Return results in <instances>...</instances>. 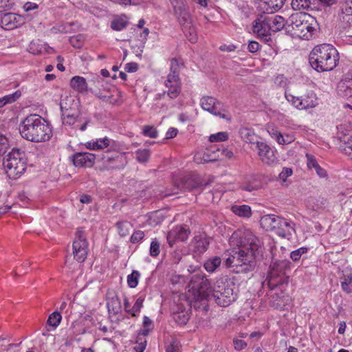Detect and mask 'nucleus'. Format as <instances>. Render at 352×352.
Here are the masks:
<instances>
[{
	"instance_id": "5701e85b",
	"label": "nucleus",
	"mask_w": 352,
	"mask_h": 352,
	"mask_svg": "<svg viewBox=\"0 0 352 352\" xmlns=\"http://www.w3.org/2000/svg\"><path fill=\"white\" fill-rule=\"evenodd\" d=\"M337 93L344 98L352 97V76L347 75L338 82Z\"/></svg>"
},
{
	"instance_id": "864d4df0",
	"label": "nucleus",
	"mask_w": 352,
	"mask_h": 352,
	"mask_svg": "<svg viewBox=\"0 0 352 352\" xmlns=\"http://www.w3.org/2000/svg\"><path fill=\"white\" fill-rule=\"evenodd\" d=\"M194 161L197 164H203L213 161L210 158L209 154L206 153H197L195 155Z\"/></svg>"
},
{
	"instance_id": "58836bf2",
	"label": "nucleus",
	"mask_w": 352,
	"mask_h": 352,
	"mask_svg": "<svg viewBox=\"0 0 352 352\" xmlns=\"http://www.w3.org/2000/svg\"><path fill=\"white\" fill-rule=\"evenodd\" d=\"M352 273L344 274L341 278L340 286L342 289L346 294L352 293Z\"/></svg>"
},
{
	"instance_id": "09e8293b",
	"label": "nucleus",
	"mask_w": 352,
	"mask_h": 352,
	"mask_svg": "<svg viewBox=\"0 0 352 352\" xmlns=\"http://www.w3.org/2000/svg\"><path fill=\"white\" fill-rule=\"evenodd\" d=\"M142 134L151 138H156L158 136V131L153 126L146 125L143 127Z\"/></svg>"
},
{
	"instance_id": "2f4dec72",
	"label": "nucleus",
	"mask_w": 352,
	"mask_h": 352,
	"mask_svg": "<svg viewBox=\"0 0 352 352\" xmlns=\"http://www.w3.org/2000/svg\"><path fill=\"white\" fill-rule=\"evenodd\" d=\"M107 307L109 311L118 314L121 311V301L114 292L107 293Z\"/></svg>"
},
{
	"instance_id": "a19ab883",
	"label": "nucleus",
	"mask_w": 352,
	"mask_h": 352,
	"mask_svg": "<svg viewBox=\"0 0 352 352\" xmlns=\"http://www.w3.org/2000/svg\"><path fill=\"white\" fill-rule=\"evenodd\" d=\"M182 30L187 37L191 43H195L197 41V36L196 33V30L195 27L192 25V23L190 25L189 27L182 28Z\"/></svg>"
},
{
	"instance_id": "412c9836",
	"label": "nucleus",
	"mask_w": 352,
	"mask_h": 352,
	"mask_svg": "<svg viewBox=\"0 0 352 352\" xmlns=\"http://www.w3.org/2000/svg\"><path fill=\"white\" fill-rule=\"evenodd\" d=\"M174 14L182 28L189 27L192 23V19L187 3L175 9Z\"/></svg>"
},
{
	"instance_id": "9b49d317",
	"label": "nucleus",
	"mask_w": 352,
	"mask_h": 352,
	"mask_svg": "<svg viewBox=\"0 0 352 352\" xmlns=\"http://www.w3.org/2000/svg\"><path fill=\"white\" fill-rule=\"evenodd\" d=\"M285 97L289 102L300 110L314 108L317 105V98L313 91L300 97L286 94Z\"/></svg>"
},
{
	"instance_id": "39448f33",
	"label": "nucleus",
	"mask_w": 352,
	"mask_h": 352,
	"mask_svg": "<svg viewBox=\"0 0 352 352\" xmlns=\"http://www.w3.org/2000/svg\"><path fill=\"white\" fill-rule=\"evenodd\" d=\"M3 165L6 174L10 179H17L26 169L24 153L19 149H12L4 157Z\"/></svg>"
},
{
	"instance_id": "338daca9",
	"label": "nucleus",
	"mask_w": 352,
	"mask_h": 352,
	"mask_svg": "<svg viewBox=\"0 0 352 352\" xmlns=\"http://www.w3.org/2000/svg\"><path fill=\"white\" fill-rule=\"evenodd\" d=\"M260 47V45L256 41H250L248 44V49L252 53L256 52Z\"/></svg>"
},
{
	"instance_id": "3c124183",
	"label": "nucleus",
	"mask_w": 352,
	"mask_h": 352,
	"mask_svg": "<svg viewBox=\"0 0 352 352\" xmlns=\"http://www.w3.org/2000/svg\"><path fill=\"white\" fill-rule=\"evenodd\" d=\"M160 252V243L157 239H153L151 243L149 253L153 257H156Z\"/></svg>"
},
{
	"instance_id": "f3484780",
	"label": "nucleus",
	"mask_w": 352,
	"mask_h": 352,
	"mask_svg": "<svg viewBox=\"0 0 352 352\" xmlns=\"http://www.w3.org/2000/svg\"><path fill=\"white\" fill-rule=\"evenodd\" d=\"M294 226L292 221L279 217L274 232L280 237L289 239L295 232Z\"/></svg>"
},
{
	"instance_id": "b1692460",
	"label": "nucleus",
	"mask_w": 352,
	"mask_h": 352,
	"mask_svg": "<svg viewBox=\"0 0 352 352\" xmlns=\"http://www.w3.org/2000/svg\"><path fill=\"white\" fill-rule=\"evenodd\" d=\"M60 108L62 112V120L64 124L73 125L78 120L79 113L78 111L73 112L67 107V102L63 100L60 102Z\"/></svg>"
},
{
	"instance_id": "dca6fc26",
	"label": "nucleus",
	"mask_w": 352,
	"mask_h": 352,
	"mask_svg": "<svg viewBox=\"0 0 352 352\" xmlns=\"http://www.w3.org/2000/svg\"><path fill=\"white\" fill-rule=\"evenodd\" d=\"M339 24L343 29L352 26V0H345L339 13Z\"/></svg>"
},
{
	"instance_id": "a878e982",
	"label": "nucleus",
	"mask_w": 352,
	"mask_h": 352,
	"mask_svg": "<svg viewBox=\"0 0 352 352\" xmlns=\"http://www.w3.org/2000/svg\"><path fill=\"white\" fill-rule=\"evenodd\" d=\"M267 19L272 32H276L281 30L284 28L287 30V20L280 15H266L265 16Z\"/></svg>"
},
{
	"instance_id": "0eeeda50",
	"label": "nucleus",
	"mask_w": 352,
	"mask_h": 352,
	"mask_svg": "<svg viewBox=\"0 0 352 352\" xmlns=\"http://www.w3.org/2000/svg\"><path fill=\"white\" fill-rule=\"evenodd\" d=\"M290 268V262L287 260L276 261L270 266V271L263 287H267L270 290L274 289L282 283V276L285 275L287 270Z\"/></svg>"
},
{
	"instance_id": "6e6552de",
	"label": "nucleus",
	"mask_w": 352,
	"mask_h": 352,
	"mask_svg": "<svg viewBox=\"0 0 352 352\" xmlns=\"http://www.w3.org/2000/svg\"><path fill=\"white\" fill-rule=\"evenodd\" d=\"M164 85L167 95L171 98L175 99L178 97L182 91V81L179 77V63L175 58L170 60V73L164 81ZM166 91L163 94L164 95Z\"/></svg>"
},
{
	"instance_id": "49530a36",
	"label": "nucleus",
	"mask_w": 352,
	"mask_h": 352,
	"mask_svg": "<svg viewBox=\"0 0 352 352\" xmlns=\"http://www.w3.org/2000/svg\"><path fill=\"white\" fill-rule=\"evenodd\" d=\"M140 276V272L136 270H133L131 274L128 275L127 283L131 288H135L138 285Z\"/></svg>"
},
{
	"instance_id": "72a5a7b5",
	"label": "nucleus",
	"mask_w": 352,
	"mask_h": 352,
	"mask_svg": "<svg viewBox=\"0 0 352 352\" xmlns=\"http://www.w3.org/2000/svg\"><path fill=\"white\" fill-rule=\"evenodd\" d=\"M70 86L72 89L80 93L87 92L88 90L85 78L79 76H74L71 79Z\"/></svg>"
},
{
	"instance_id": "13d9d810",
	"label": "nucleus",
	"mask_w": 352,
	"mask_h": 352,
	"mask_svg": "<svg viewBox=\"0 0 352 352\" xmlns=\"http://www.w3.org/2000/svg\"><path fill=\"white\" fill-rule=\"evenodd\" d=\"M143 301H144V300L141 297L138 298L135 300L133 306L131 307V316H137V314L140 312V309L142 308V307L143 305Z\"/></svg>"
},
{
	"instance_id": "6ab92c4d",
	"label": "nucleus",
	"mask_w": 352,
	"mask_h": 352,
	"mask_svg": "<svg viewBox=\"0 0 352 352\" xmlns=\"http://www.w3.org/2000/svg\"><path fill=\"white\" fill-rule=\"evenodd\" d=\"M72 161L76 167L90 168L95 164L96 156L90 153H76L73 155Z\"/></svg>"
},
{
	"instance_id": "4c0bfd02",
	"label": "nucleus",
	"mask_w": 352,
	"mask_h": 352,
	"mask_svg": "<svg viewBox=\"0 0 352 352\" xmlns=\"http://www.w3.org/2000/svg\"><path fill=\"white\" fill-rule=\"evenodd\" d=\"M221 260L220 257L214 256L208 259L204 263V268L208 272H213L221 265Z\"/></svg>"
},
{
	"instance_id": "0e129e2a",
	"label": "nucleus",
	"mask_w": 352,
	"mask_h": 352,
	"mask_svg": "<svg viewBox=\"0 0 352 352\" xmlns=\"http://www.w3.org/2000/svg\"><path fill=\"white\" fill-rule=\"evenodd\" d=\"M166 352H181L179 342L175 340H173L166 347Z\"/></svg>"
},
{
	"instance_id": "e433bc0d",
	"label": "nucleus",
	"mask_w": 352,
	"mask_h": 352,
	"mask_svg": "<svg viewBox=\"0 0 352 352\" xmlns=\"http://www.w3.org/2000/svg\"><path fill=\"white\" fill-rule=\"evenodd\" d=\"M231 210L240 217L249 218L252 215L251 208L248 205H234Z\"/></svg>"
},
{
	"instance_id": "f704fd0d",
	"label": "nucleus",
	"mask_w": 352,
	"mask_h": 352,
	"mask_svg": "<svg viewBox=\"0 0 352 352\" xmlns=\"http://www.w3.org/2000/svg\"><path fill=\"white\" fill-rule=\"evenodd\" d=\"M239 135L241 139L247 143L256 145V142H258L256 134L252 129L241 128L239 130Z\"/></svg>"
},
{
	"instance_id": "cd10ccee",
	"label": "nucleus",
	"mask_w": 352,
	"mask_h": 352,
	"mask_svg": "<svg viewBox=\"0 0 352 352\" xmlns=\"http://www.w3.org/2000/svg\"><path fill=\"white\" fill-rule=\"evenodd\" d=\"M286 0H261L259 7L263 12L273 13L280 10Z\"/></svg>"
},
{
	"instance_id": "473e14b6",
	"label": "nucleus",
	"mask_w": 352,
	"mask_h": 352,
	"mask_svg": "<svg viewBox=\"0 0 352 352\" xmlns=\"http://www.w3.org/2000/svg\"><path fill=\"white\" fill-rule=\"evenodd\" d=\"M278 217V216L274 214L264 215L260 220L261 225L266 230L274 231Z\"/></svg>"
},
{
	"instance_id": "4468645a",
	"label": "nucleus",
	"mask_w": 352,
	"mask_h": 352,
	"mask_svg": "<svg viewBox=\"0 0 352 352\" xmlns=\"http://www.w3.org/2000/svg\"><path fill=\"white\" fill-rule=\"evenodd\" d=\"M200 105L205 111L221 118H226V116L221 113V103L216 98L211 96H204L200 100Z\"/></svg>"
},
{
	"instance_id": "c9c22d12",
	"label": "nucleus",
	"mask_w": 352,
	"mask_h": 352,
	"mask_svg": "<svg viewBox=\"0 0 352 352\" xmlns=\"http://www.w3.org/2000/svg\"><path fill=\"white\" fill-rule=\"evenodd\" d=\"M339 140L344 145L340 146L344 153L352 158V134H343L339 136Z\"/></svg>"
},
{
	"instance_id": "37998d69",
	"label": "nucleus",
	"mask_w": 352,
	"mask_h": 352,
	"mask_svg": "<svg viewBox=\"0 0 352 352\" xmlns=\"http://www.w3.org/2000/svg\"><path fill=\"white\" fill-rule=\"evenodd\" d=\"M288 296H285L283 293L280 294H274L272 296L271 304L276 308H281L285 305L284 298H287Z\"/></svg>"
},
{
	"instance_id": "bf43d9fd",
	"label": "nucleus",
	"mask_w": 352,
	"mask_h": 352,
	"mask_svg": "<svg viewBox=\"0 0 352 352\" xmlns=\"http://www.w3.org/2000/svg\"><path fill=\"white\" fill-rule=\"evenodd\" d=\"M145 234L144 232L142 230L135 231L131 236L130 241L132 243H136L140 242L144 237Z\"/></svg>"
},
{
	"instance_id": "f257e3e1",
	"label": "nucleus",
	"mask_w": 352,
	"mask_h": 352,
	"mask_svg": "<svg viewBox=\"0 0 352 352\" xmlns=\"http://www.w3.org/2000/svg\"><path fill=\"white\" fill-rule=\"evenodd\" d=\"M19 131L22 138L34 142L48 141L52 135L49 123L38 114L25 118L20 124Z\"/></svg>"
},
{
	"instance_id": "7c9ffc66",
	"label": "nucleus",
	"mask_w": 352,
	"mask_h": 352,
	"mask_svg": "<svg viewBox=\"0 0 352 352\" xmlns=\"http://www.w3.org/2000/svg\"><path fill=\"white\" fill-rule=\"evenodd\" d=\"M203 186L200 178L197 175H191L185 177L182 182V186L179 187L181 190H193L199 188Z\"/></svg>"
},
{
	"instance_id": "6e6d98bb",
	"label": "nucleus",
	"mask_w": 352,
	"mask_h": 352,
	"mask_svg": "<svg viewBox=\"0 0 352 352\" xmlns=\"http://www.w3.org/2000/svg\"><path fill=\"white\" fill-rule=\"evenodd\" d=\"M308 250L307 248L301 247L296 250H294L290 254V258L294 261H298L300 260L302 254L307 253Z\"/></svg>"
},
{
	"instance_id": "bb28decb",
	"label": "nucleus",
	"mask_w": 352,
	"mask_h": 352,
	"mask_svg": "<svg viewBox=\"0 0 352 352\" xmlns=\"http://www.w3.org/2000/svg\"><path fill=\"white\" fill-rule=\"evenodd\" d=\"M268 133L270 136L274 139L279 144H288L295 140V137L293 133H281L275 128L268 129Z\"/></svg>"
},
{
	"instance_id": "69168bd1",
	"label": "nucleus",
	"mask_w": 352,
	"mask_h": 352,
	"mask_svg": "<svg viewBox=\"0 0 352 352\" xmlns=\"http://www.w3.org/2000/svg\"><path fill=\"white\" fill-rule=\"evenodd\" d=\"M292 169L290 168H283V170L279 174V178L285 182L287 178L292 175Z\"/></svg>"
},
{
	"instance_id": "4d7b16f0",
	"label": "nucleus",
	"mask_w": 352,
	"mask_h": 352,
	"mask_svg": "<svg viewBox=\"0 0 352 352\" xmlns=\"http://www.w3.org/2000/svg\"><path fill=\"white\" fill-rule=\"evenodd\" d=\"M153 329L152 320L147 316L144 317L143 320V329H142V333L144 336L148 334L150 331Z\"/></svg>"
},
{
	"instance_id": "f03ea898",
	"label": "nucleus",
	"mask_w": 352,
	"mask_h": 352,
	"mask_svg": "<svg viewBox=\"0 0 352 352\" xmlns=\"http://www.w3.org/2000/svg\"><path fill=\"white\" fill-rule=\"evenodd\" d=\"M339 53L332 45L323 43L316 46L309 54V63L318 72L333 70L339 63Z\"/></svg>"
},
{
	"instance_id": "9d476101",
	"label": "nucleus",
	"mask_w": 352,
	"mask_h": 352,
	"mask_svg": "<svg viewBox=\"0 0 352 352\" xmlns=\"http://www.w3.org/2000/svg\"><path fill=\"white\" fill-rule=\"evenodd\" d=\"M244 252V250H238L234 254L228 257L226 260V265L228 267H230L232 265L239 267L241 269L239 271L243 272L252 271L256 265V262H254L253 261L252 254L245 256Z\"/></svg>"
},
{
	"instance_id": "393cba45",
	"label": "nucleus",
	"mask_w": 352,
	"mask_h": 352,
	"mask_svg": "<svg viewBox=\"0 0 352 352\" xmlns=\"http://www.w3.org/2000/svg\"><path fill=\"white\" fill-rule=\"evenodd\" d=\"M253 31L260 37H267L271 34V29L265 16H261L255 21Z\"/></svg>"
},
{
	"instance_id": "c03bdc74",
	"label": "nucleus",
	"mask_w": 352,
	"mask_h": 352,
	"mask_svg": "<svg viewBox=\"0 0 352 352\" xmlns=\"http://www.w3.org/2000/svg\"><path fill=\"white\" fill-rule=\"evenodd\" d=\"M128 22L124 18H118L113 20L111 23V28L116 31H120L126 28Z\"/></svg>"
},
{
	"instance_id": "5fc2aeb1",
	"label": "nucleus",
	"mask_w": 352,
	"mask_h": 352,
	"mask_svg": "<svg viewBox=\"0 0 352 352\" xmlns=\"http://www.w3.org/2000/svg\"><path fill=\"white\" fill-rule=\"evenodd\" d=\"M109 160H113V161H118L120 162L119 164H116L112 166L113 168H124V165L126 163V157H125V153L118 154V155H116V156H115L112 158H109Z\"/></svg>"
},
{
	"instance_id": "79ce46f5",
	"label": "nucleus",
	"mask_w": 352,
	"mask_h": 352,
	"mask_svg": "<svg viewBox=\"0 0 352 352\" xmlns=\"http://www.w3.org/2000/svg\"><path fill=\"white\" fill-rule=\"evenodd\" d=\"M135 158L140 163H145L148 162L151 153L149 149H138L135 151Z\"/></svg>"
},
{
	"instance_id": "2eb2a0df",
	"label": "nucleus",
	"mask_w": 352,
	"mask_h": 352,
	"mask_svg": "<svg viewBox=\"0 0 352 352\" xmlns=\"http://www.w3.org/2000/svg\"><path fill=\"white\" fill-rule=\"evenodd\" d=\"M23 18L15 13L0 14V25L4 30H13L23 24Z\"/></svg>"
},
{
	"instance_id": "680f3d73",
	"label": "nucleus",
	"mask_w": 352,
	"mask_h": 352,
	"mask_svg": "<svg viewBox=\"0 0 352 352\" xmlns=\"http://www.w3.org/2000/svg\"><path fill=\"white\" fill-rule=\"evenodd\" d=\"M8 138L5 135L0 134V155L6 151V149L8 148Z\"/></svg>"
},
{
	"instance_id": "a211bd4d",
	"label": "nucleus",
	"mask_w": 352,
	"mask_h": 352,
	"mask_svg": "<svg viewBox=\"0 0 352 352\" xmlns=\"http://www.w3.org/2000/svg\"><path fill=\"white\" fill-rule=\"evenodd\" d=\"M189 234L190 231L186 226H175L167 234L168 243L173 246L176 241H184L188 239Z\"/></svg>"
},
{
	"instance_id": "603ef678",
	"label": "nucleus",
	"mask_w": 352,
	"mask_h": 352,
	"mask_svg": "<svg viewBox=\"0 0 352 352\" xmlns=\"http://www.w3.org/2000/svg\"><path fill=\"white\" fill-rule=\"evenodd\" d=\"M228 134L227 132H219L215 134H212L209 137V140L211 142H223L227 140Z\"/></svg>"
},
{
	"instance_id": "1a4fd4ad",
	"label": "nucleus",
	"mask_w": 352,
	"mask_h": 352,
	"mask_svg": "<svg viewBox=\"0 0 352 352\" xmlns=\"http://www.w3.org/2000/svg\"><path fill=\"white\" fill-rule=\"evenodd\" d=\"M189 291L192 290L195 296L206 298L210 296L212 292L209 280L203 274H195L189 283Z\"/></svg>"
},
{
	"instance_id": "20e7f679",
	"label": "nucleus",
	"mask_w": 352,
	"mask_h": 352,
	"mask_svg": "<svg viewBox=\"0 0 352 352\" xmlns=\"http://www.w3.org/2000/svg\"><path fill=\"white\" fill-rule=\"evenodd\" d=\"M307 18L309 16L303 13L292 14L287 19V31L294 36L305 40L311 39L316 28L313 25L314 19H311V21H309Z\"/></svg>"
},
{
	"instance_id": "4be33fe9",
	"label": "nucleus",
	"mask_w": 352,
	"mask_h": 352,
	"mask_svg": "<svg viewBox=\"0 0 352 352\" xmlns=\"http://www.w3.org/2000/svg\"><path fill=\"white\" fill-rule=\"evenodd\" d=\"M320 4L318 0H292L291 3L292 8L296 10H321Z\"/></svg>"
},
{
	"instance_id": "7ed1b4c3",
	"label": "nucleus",
	"mask_w": 352,
	"mask_h": 352,
	"mask_svg": "<svg viewBox=\"0 0 352 352\" xmlns=\"http://www.w3.org/2000/svg\"><path fill=\"white\" fill-rule=\"evenodd\" d=\"M230 243L238 246L239 250H244L245 256L252 254L254 262L262 252V242L249 229H238L232 234Z\"/></svg>"
},
{
	"instance_id": "c756f323",
	"label": "nucleus",
	"mask_w": 352,
	"mask_h": 352,
	"mask_svg": "<svg viewBox=\"0 0 352 352\" xmlns=\"http://www.w3.org/2000/svg\"><path fill=\"white\" fill-rule=\"evenodd\" d=\"M209 245V239L204 236H195L191 242L192 250L197 254H202L206 251Z\"/></svg>"
},
{
	"instance_id": "c85d7f7f",
	"label": "nucleus",
	"mask_w": 352,
	"mask_h": 352,
	"mask_svg": "<svg viewBox=\"0 0 352 352\" xmlns=\"http://www.w3.org/2000/svg\"><path fill=\"white\" fill-rule=\"evenodd\" d=\"M114 143L115 142L113 140L104 137L96 139V140L89 141L85 144V146L90 150H101L109 146L112 147Z\"/></svg>"
},
{
	"instance_id": "ddd939ff",
	"label": "nucleus",
	"mask_w": 352,
	"mask_h": 352,
	"mask_svg": "<svg viewBox=\"0 0 352 352\" xmlns=\"http://www.w3.org/2000/svg\"><path fill=\"white\" fill-rule=\"evenodd\" d=\"M256 148L260 160L264 164L272 165L277 161L275 151L263 142H256Z\"/></svg>"
},
{
	"instance_id": "423d86ee",
	"label": "nucleus",
	"mask_w": 352,
	"mask_h": 352,
	"mask_svg": "<svg viewBox=\"0 0 352 352\" xmlns=\"http://www.w3.org/2000/svg\"><path fill=\"white\" fill-rule=\"evenodd\" d=\"M235 289L236 286L233 282L219 280L215 283L211 296L217 305L227 307L236 299L237 294Z\"/></svg>"
},
{
	"instance_id": "052dcab7",
	"label": "nucleus",
	"mask_w": 352,
	"mask_h": 352,
	"mask_svg": "<svg viewBox=\"0 0 352 352\" xmlns=\"http://www.w3.org/2000/svg\"><path fill=\"white\" fill-rule=\"evenodd\" d=\"M306 157H307V165L309 168H313L316 169L318 166H320L318 164V162L314 155L307 153Z\"/></svg>"
},
{
	"instance_id": "aec40b11",
	"label": "nucleus",
	"mask_w": 352,
	"mask_h": 352,
	"mask_svg": "<svg viewBox=\"0 0 352 352\" xmlns=\"http://www.w3.org/2000/svg\"><path fill=\"white\" fill-rule=\"evenodd\" d=\"M90 91L94 94L98 98L101 99L102 101L108 102L109 104H118L121 102V91L116 88H113L112 89L107 91V94H103L100 91H94L92 89H90Z\"/></svg>"
},
{
	"instance_id": "a18cd8bd",
	"label": "nucleus",
	"mask_w": 352,
	"mask_h": 352,
	"mask_svg": "<svg viewBox=\"0 0 352 352\" xmlns=\"http://www.w3.org/2000/svg\"><path fill=\"white\" fill-rule=\"evenodd\" d=\"M131 224L128 221H119L116 223L118 233L121 236H125L129 233Z\"/></svg>"
},
{
	"instance_id": "f8f14e48",
	"label": "nucleus",
	"mask_w": 352,
	"mask_h": 352,
	"mask_svg": "<svg viewBox=\"0 0 352 352\" xmlns=\"http://www.w3.org/2000/svg\"><path fill=\"white\" fill-rule=\"evenodd\" d=\"M73 253L75 259L82 263L87 256V242L81 231L76 232V239L73 243Z\"/></svg>"
},
{
	"instance_id": "de8ad7c7",
	"label": "nucleus",
	"mask_w": 352,
	"mask_h": 352,
	"mask_svg": "<svg viewBox=\"0 0 352 352\" xmlns=\"http://www.w3.org/2000/svg\"><path fill=\"white\" fill-rule=\"evenodd\" d=\"M61 319L60 314L58 311H54L50 315L47 324L53 327H56L60 324Z\"/></svg>"
},
{
	"instance_id": "e2e57ef3",
	"label": "nucleus",
	"mask_w": 352,
	"mask_h": 352,
	"mask_svg": "<svg viewBox=\"0 0 352 352\" xmlns=\"http://www.w3.org/2000/svg\"><path fill=\"white\" fill-rule=\"evenodd\" d=\"M21 96V92L19 91H16L12 94H10L8 96H6L3 97L5 102H6V104L12 103L14 101H16L19 97Z\"/></svg>"
},
{
	"instance_id": "ea45409f",
	"label": "nucleus",
	"mask_w": 352,
	"mask_h": 352,
	"mask_svg": "<svg viewBox=\"0 0 352 352\" xmlns=\"http://www.w3.org/2000/svg\"><path fill=\"white\" fill-rule=\"evenodd\" d=\"M174 320L179 324H186L190 318L188 311L182 310L173 314Z\"/></svg>"
},
{
	"instance_id": "8fccbe9b",
	"label": "nucleus",
	"mask_w": 352,
	"mask_h": 352,
	"mask_svg": "<svg viewBox=\"0 0 352 352\" xmlns=\"http://www.w3.org/2000/svg\"><path fill=\"white\" fill-rule=\"evenodd\" d=\"M259 188H260V184L258 183H256L254 182H245L240 186V188L241 190L248 191L250 192L257 190L259 189Z\"/></svg>"
},
{
	"instance_id": "774afa93",
	"label": "nucleus",
	"mask_w": 352,
	"mask_h": 352,
	"mask_svg": "<svg viewBox=\"0 0 352 352\" xmlns=\"http://www.w3.org/2000/svg\"><path fill=\"white\" fill-rule=\"evenodd\" d=\"M234 345L235 349L241 351L247 346L246 342L243 340H234Z\"/></svg>"
}]
</instances>
